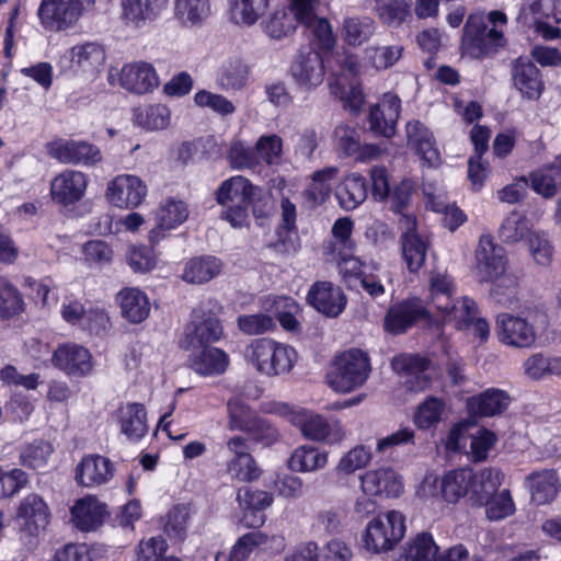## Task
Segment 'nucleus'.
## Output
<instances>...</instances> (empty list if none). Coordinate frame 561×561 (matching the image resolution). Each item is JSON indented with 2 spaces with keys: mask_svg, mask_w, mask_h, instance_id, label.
I'll return each instance as SVG.
<instances>
[{
  "mask_svg": "<svg viewBox=\"0 0 561 561\" xmlns=\"http://www.w3.org/2000/svg\"><path fill=\"white\" fill-rule=\"evenodd\" d=\"M525 484L531 502L538 506L552 503L561 490V481L554 469L530 472L525 479Z\"/></svg>",
  "mask_w": 561,
  "mask_h": 561,
  "instance_id": "nucleus-27",
  "label": "nucleus"
},
{
  "mask_svg": "<svg viewBox=\"0 0 561 561\" xmlns=\"http://www.w3.org/2000/svg\"><path fill=\"white\" fill-rule=\"evenodd\" d=\"M328 462L327 453L313 446H300L291 454L288 466L294 471L308 472L323 468Z\"/></svg>",
  "mask_w": 561,
  "mask_h": 561,
  "instance_id": "nucleus-43",
  "label": "nucleus"
},
{
  "mask_svg": "<svg viewBox=\"0 0 561 561\" xmlns=\"http://www.w3.org/2000/svg\"><path fill=\"white\" fill-rule=\"evenodd\" d=\"M408 144L428 167H438L442 162L433 131L420 119L409 121L405 125Z\"/></svg>",
  "mask_w": 561,
  "mask_h": 561,
  "instance_id": "nucleus-24",
  "label": "nucleus"
},
{
  "mask_svg": "<svg viewBox=\"0 0 561 561\" xmlns=\"http://www.w3.org/2000/svg\"><path fill=\"white\" fill-rule=\"evenodd\" d=\"M255 185L245 176L233 175L222 181L215 192L216 202L226 206L221 219L228 221L233 228L249 225L247 202H250Z\"/></svg>",
  "mask_w": 561,
  "mask_h": 561,
  "instance_id": "nucleus-5",
  "label": "nucleus"
},
{
  "mask_svg": "<svg viewBox=\"0 0 561 561\" xmlns=\"http://www.w3.org/2000/svg\"><path fill=\"white\" fill-rule=\"evenodd\" d=\"M228 425L232 431L245 432L259 416L241 398L233 397L227 403Z\"/></svg>",
  "mask_w": 561,
  "mask_h": 561,
  "instance_id": "nucleus-50",
  "label": "nucleus"
},
{
  "mask_svg": "<svg viewBox=\"0 0 561 561\" xmlns=\"http://www.w3.org/2000/svg\"><path fill=\"white\" fill-rule=\"evenodd\" d=\"M370 370L368 354L353 347L335 355L327 382L334 391L351 392L365 383Z\"/></svg>",
  "mask_w": 561,
  "mask_h": 561,
  "instance_id": "nucleus-3",
  "label": "nucleus"
},
{
  "mask_svg": "<svg viewBox=\"0 0 561 561\" xmlns=\"http://www.w3.org/2000/svg\"><path fill=\"white\" fill-rule=\"evenodd\" d=\"M188 352L190 368L201 377H216L225 374L230 365L228 353L215 345L193 348Z\"/></svg>",
  "mask_w": 561,
  "mask_h": 561,
  "instance_id": "nucleus-22",
  "label": "nucleus"
},
{
  "mask_svg": "<svg viewBox=\"0 0 561 561\" xmlns=\"http://www.w3.org/2000/svg\"><path fill=\"white\" fill-rule=\"evenodd\" d=\"M336 150L340 157L353 158L359 162H366L379 157L381 150L376 144H360L359 133L348 125H340L335 128Z\"/></svg>",
  "mask_w": 561,
  "mask_h": 561,
  "instance_id": "nucleus-25",
  "label": "nucleus"
},
{
  "mask_svg": "<svg viewBox=\"0 0 561 561\" xmlns=\"http://www.w3.org/2000/svg\"><path fill=\"white\" fill-rule=\"evenodd\" d=\"M264 412L280 416H291L290 421L298 426L306 438L317 442L334 443L341 439V431L332 430L328 421L319 414H308L305 410L293 412L287 403L272 402L265 405Z\"/></svg>",
  "mask_w": 561,
  "mask_h": 561,
  "instance_id": "nucleus-8",
  "label": "nucleus"
},
{
  "mask_svg": "<svg viewBox=\"0 0 561 561\" xmlns=\"http://www.w3.org/2000/svg\"><path fill=\"white\" fill-rule=\"evenodd\" d=\"M503 478L504 474L499 468H484L479 472L473 471L469 490L471 504L481 507V504L488 503V500L497 493Z\"/></svg>",
  "mask_w": 561,
  "mask_h": 561,
  "instance_id": "nucleus-33",
  "label": "nucleus"
},
{
  "mask_svg": "<svg viewBox=\"0 0 561 561\" xmlns=\"http://www.w3.org/2000/svg\"><path fill=\"white\" fill-rule=\"evenodd\" d=\"M497 334L503 344L515 347H530L536 341V331L526 319L502 313L497 317Z\"/></svg>",
  "mask_w": 561,
  "mask_h": 561,
  "instance_id": "nucleus-26",
  "label": "nucleus"
},
{
  "mask_svg": "<svg viewBox=\"0 0 561 561\" xmlns=\"http://www.w3.org/2000/svg\"><path fill=\"white\" fill-rule=\"evenodd\" d=\"M355 250L341 251L332 255L336 260L337 266L345 283L351 286L353 280H360L366 274L363 271L364 262L354 255Z\"/></svg>",
  "mask_w": 561,
  "mask_h": 561,
  "instance_id": "nucleus-62",
  "label": "nucleus"
},
{
  "mask_svg": "<svg viewBox=\"0 0 561 561\" xmlns=\"http://www.w3.org/2000/svg\"><path fill=\"white\" fill-rule=\"evenodd\" d=\"M191 516L190 504H176L168 512L163 530L171 539L183 541L186 538Z\"/></svg>",
  "mask_w": 561,
  "mask_h": 561,
  "instance_id": "nucleus-52",
  "label": "nucleus"
},
{
  "mask_svg": "<svg viewBox=\"0 0 561 561\" xmlns=\"http://www.w3.org/2000/svg\"><path fill=\"white\" fill-rule=\"evenodd\" d=\"M529 233L528 220L517 211H512L499 229V238L505 243H516Z\"/></svg>",
  "mask_w": 561,
  "mask_h": 561,
  "instance_id": "nucleus-56",
  "label": "nucleus"
},
{
  "mask_svg": "<svg viewBox=\"0 0 561 561\" xmlns=\"http://www.w3.org/2000/svg\"><path fill=\"white\" fill-rule=\"evenodd\" d=\"M307 302L327 318H337L347 306V297L340 286L329 280L314 282L308 293Z\"/></svg>",
  "mask_w": 561,
  "mask_h": 561,
  "instance_id": "nucleus-15",
  "label": "nucleus"
},
{
  "mask_svg": "<svg viewBox=\"0 0 561 561\" xmlns=\"http://www.w3.org/2000/svg\"><path fill=\"white\" fill-rule=\"evenodd\" d=\"M485 507V515L490 520H501L515 513V504L508 490H503L481 504Z\"/></svg>",
  "mask_w": 561,
  "mask_h": 561,
  "instance_id": "nucleus-61",
  "label": "nucleus"
},
{
  "mask_svg": "<svg viewBox=\"0 0 561 561\" xmlns=\"http://www.w3.org/2000/svg\"><path fill=\"white\" fill-rule=\"evenodd\" d=\"M237 501L244 511L243 520L251 528L264 524L262 512L273 503V495L263 490H254L250 486H242L237 492Z\"/></svg>",
  "mask_w": 561,
  "mask_h": 561,
  "instance_id": "nucleus-30",
  "label": "nucleus"
},
{
  "mask_svg": "<svg viewBox=\"0 0 561 561\" xmlns=\"http://www.w3.org/2000/svg\"><path fill=\"white\" fill-rule=\"evenodd\" d=\"M50 510L44 499L37 493L24 496L16 508V519L30 535H38L50 522Z\"/></svg>",
  "mask_w": 561,
  "mask_h": 561,
  "instance_id": "nucleus-23",
  "label": "nucleus"
},
{
  "mask_svg": "<svg viewBox=\"0 0 561 561\" xmlns=\"http://www.w3.org/2000/svg\"><path fill=\"white\" fill-rule=\"evenodd\" d=\"M221 307L217 309L197 307L191 312L179 340L183 351L211 346L225 339L224 322L220 318Z\"/></svg>",
  "mask_w": 561,
  "mask_h": 561,
  "instance_id": "nucleus-2",
  "label": "nucleus"
},
{
  "mask_svg": "<svg viewBox=\"0 0 561 561\" xmlns=\"http://www.w3.org/2000/svg\"><path fill=\"white\" fill-rule=\"evenodd\" d=\"M454 293L453 280L447 275L437 274L431 278V296L444 318L451 316L456 310Z\"/></svg>",
  "mask_w": 561,
  "mask_h": 561,
  "instance_id": "nucleus-41",
  "label": "nucleus"
},
{
  "mask_svg": "<svg viewBox=\"0 0 561 561\" xmlns=\"http://www.w3.org/2000/svg\"><path fill=\"white\" fill-rule=\"evenodd\" d=\"M254 148L260 164L263 162L266 165H273L283 154V139L276 134L263 135L257 139Z\"/></svg>",
  "mask_w": 561,
  "mask_h": 561,
  "instance_id": "nucleus-60",
  "label": "nucleus"
},
{
  "mask_svg": "<svg viewBox=\"0 0 561 561\" xmlns=\"http://www.w3.org/2000/svg\"><path fill=\"white\" fill-rule=\"evenodd\" d=\"M392 367L405 377L404 387L409 392H423L432 385V359L419 353H401L393 357Z\"/></svg>",
  "mask_w": 561,
  "mask_h": 561,
  "instance_id": "nucleus-10",
  "label": "nucleus"
},
{
  "mask_svg": "<svg viewBox=\"0 0 561 561\" xmlns=\"http://www.w3.org/2000/svg\"><path fill=\"white\" fill-rule=\"evenodd\" d=\"M188 217L185 202L168 197L156 213L157 226L149 231V245H142V273L154 270L159 262V252L156 247L167 237V231L178 228Z\"/></svg>",
  "mask_w": 561,
  "mask_h": 561,
  "instance_id": "nucleus-4",
  "label": "nucleus"
},
{
  "mask_svg": "<svg viewBox=\"0 0 561 561\" xmlns=\"http://www.w3.org/2000/svg\"><path fill=\"white\" fill-rule=\"evenodd\" d=\"M248 75V67L240 59H233L222 66L218 80L222 88L236 90L245 85Z\"/></svg>",
  "mask_w": 561,
  "mask_h": 561,
  "instance_id": "nucleus-59",
  "label": "nucleus"
},
{
  "mask_svg": "<svg viewBox=\"0 0 561 561\" xmlns=\"http://www.w3.org/2000/svg\"><path fill=\"white\" fill-rule=\"evenodd\" d=\"M267 535L261 531H250L242 535L231 548L229 558L231 561H244L256 547L265 545Z\"/></svg>",
  "mask_w": 561,
  "mask_h": 561,
  "instance_id": "nucleus-63",
  "label": "nucleus"
},
{
  "mask_svg": "<svg viewBox=\"0 0 561 561\" xmlns=\"http://www.w3.org/2000/svg\"><path fill=\"white\" fill-rule=\"evenodd\" d=\"M368 195V182L359 173L346 175L335 187V197L345 210H353L359 206Z\"/></svg>",
  "mask_w": 561,
  "mask_h": 561,
  "instance_id": "nucleus-34",
  "label": "nucleus"
},
{
  "mask_svg": "<svg viewBox=\"0 0 561 561\" xmlns=\"http://www.w3.org/2000/svg\"><path fill=\"white\" fill-rule=\"evenodd\" d=\"M89 178L78 170H64L50 182L49 193L51 199L64 207L80 202L87 192Z\"/></svg>",
  "mask_w": 561,
  "mask_h": 561,
  "instance_id": "nucleus-17",
  "label": "nucleus"
},
{
  "mask_svg": "<svg viewBox=\"0 0 561 561\" xmlns=\"http://www.w3.org/2000/svg\"><path fill=\"white\" fill-rule=\"evenodd\" d=\"M115 300L124 319L131 323H140V289L138 287L122 288Z\"/></svg>",
  "mask_w": 561,
  "mask_h": 561,
  "instance_id": "nucleus-57",
  "label": "nucleus"
},
{
  "mask_svg": "<svg viewBox=\"0 0 561 561\" xmlns=\"http://www.w3.org/2000/svg\"><path fill=\"white\" fill-rule=\"evenodd\" d=\"M84 260L89 264L98 266L108 265L113 261L114 251L112 247L104 240L93 239L87 241L82 247Z\"/></svg>",
  "mask_w": 561,
  "mask_h": 561,
  "instance_id": "nucleus-64",
  "label": "nucleus"
},
{
  "mask_svg": "<svg viewBox=\"0 0 561 561\" xmlns=\"http://www.w3.org/2000/svg\"><path fill=\"white\" fill-rule=\"evenodd\" d=\"M379 19L389 26H400L411 16L412 0H376Z\"/></svg>",
  "mask_w": 561,
  "mask_h": 561,
  "instance_id": "nucleus-45",
  "label": "nucleus"
},
{
  "mask_svg": "<svg viewBox=\"0 0 561 561\" xmlns=\"http://www.w3.org/2000/svg\"><path fill=\"white\" fill-rule=\"evenodd\" d=\"M270 0H232L230 20L238 25L251 26L265 13Z\"/></svg>",
  "mask_w": 561,
  "mask_h": 561,
  "instance_id": "nucleus-42",
  "label": "nucleus"
},
{
  "mask_svg": "<svg viewBox=\"0 0 561 561\" xmlns=\"http://www.w3.org/2000/svg\"><path fill=\"white\" fill-rule=\"evenodd\" d=\"M24 311L22 293L7 276H0V319L10 320Z\"/></svg>",
  "mask_w": 561,
  "mask_h": 561,
  "instance_id": "nucleus-39",
  "label": "nucleus"
},
{
  "mask_svg": "<svg viewBox=\"0 0 561 561\" xmlns=\"http://www.w3.org/2000/svg\"><path fill=\"white\" fill-rule=\"evenodd\" d=\"M46 151L64 164L93 167L102 160L100 148L87 140L56 138L46 144Z\"/></svg>",
  "mask_w": 561,
  "mask_h": 561,
  "instance_id": "nucleus-11",
  "label": "nucleus"
},
{
  "mask_svg": "<svg viewBox=\"0 0 561 561\" xmlns=\"http://www.w3.org/2000/svg\"><path fill=\"white\" fill-rule=\"evenodd\" d=\"M66 57L69 60V70L73 75L94 78L105 65L106 50L99 42L87 41L70 47Z\"/></svg>",
  "mask_w": 561,
  "mask_h": 561,
  "instance_id": "nucleus-13",
  "label": "nucleus"
},
{
  "mask_svg": "<svg viewBox=\"0 0 561 561\" xmlns=\"http://www.w3.org/2000/svg\"><path fill=\"white\" fill-rule=\"evenodd\" d=\"M262 25L264 33L274 39L288 37L297 28L295 18L286 8L275 10Z\"/></svg>",
  "mask_w": 561,
  "mask_h": 561,
  "instance_id": "nucleus-49",
  "label": "nucleus"
},
{
  "mask_svg": "<svg viewBox=\"0 0 561 561\" xmlns=\"http://www.w3.org/2000/svg\"><path fill=\"white\" fill-rule=\"evenodd\" d=\"M512 81L523 99L537 101L545 91L540 69L527 57L519 56L512 61Z\"/></svg>",
  "mask_w": 561,
  "mask_h": 561,
  "instance_id": "nucleus-19",
  "label": "nucleus"
},
{
  "mask_svg": "<svg viewBox=\"0 0 561 561\" xmlns=\"http://www.w3.org/2000/svg\"><path fill=\"white\" fill-rule=\"evenodd\" d=\"M446 409L444 399L427 396L415 409L413 414L414 425L422 431H427L436 427L442 419Z\"/></svg>",
  "mask_w": 561,
  "mask_h": 561,
  "instance_id": "nucleus-38",
  "label": "nucleus"
},
{
  "mask_svg": "<svg viewBox=\"0 0 561 561\" xmlns=\"http://www.w3.org/2000/svg\"><path fill=\"white\" fill-rule=\"evenodd\" d=\"M110 515L107 504L101 502L95 495L78 499L70 508V520L81 533L99 530Z\"/></svg>",
  "mask_w": 561,
  "mask_h": 561,
  "instance_id": "nucleus-16",
  "label": "nucleus"
},
{
  "mask_svg": "<svg viewBox=\"0 0 561 561\" xmlns=\"http://www.w3.org/2000/svg\"><path fill=\"white\" fill-rule=\"evenodd\" d=\"M83 14L79 0H41L37 18L44 30L62 32L73 27Z\"/></svg>",
  "mask_w": 561,
  "mask_h": 561,
  "instance_id": "nucleus-9",
  "label": "nucleus"
},
{
  "mask_svg": "<svg viewBox=\"0 0 561 561\" xmlns=\"http://www.w3.org/2000/svg\"><path fill=\"white\" fill-rule=\"evenodd\" d=\"M407 531L405 516L399 511H389L385 519L380 516L368 523L363 534L364 547L380 553L393 549Z\"/></svg>",
  "mask_w": 561,
  "mask_h": 561,
  "instance_id": "nucleus-7",
  "label": "nucleus"
},
{
  "mask_svg": "<svg viewBox=\"0 0 561 561\" xmlns=\"http://www.w3.org/2000/svg\"><path fill=\"white\" fill-rule=\"evenodd\" d=\"M420 322L432 325L434 317L420 297L412 296L389 305L382 319V329L387 334L398 336Z\"/></svg>",
  "mask_w": 561,
  "mask_h": 561,
  "instance_id": "nucleus-6",
  "label": "nucleus"
},
{
  "mask_svg": "<svg viewBox=\"0 0 561 561\" xmlns=\"http://www.w3.org/2000/svg\"><path fill=\"white\" fill-rule=\"evenodd\" d=\"M221 266V261L216 256L191 259L185 264L183 279L192 284L207 283L220 273Z\"/></svg>",
  "mask_w": 561,
  "mask_h": 561,
  "instance_id": "nucleus-37",
  "label": "nucleus"
},
{
  "mask_svg": "<svg viewBox=\"0 0 561 561\" xmlns=\"http://www.w3.org/2000/svg\"><path fill=\"white\" fill-rule=\"evenodd\" d=\"M174 12L176 18L185 24H201L210 14V1L176 0Z\"/></svg>",
  "mask_w": 561,
  "mask_h": 561,
  "instance_id": "nucleus-51",
  "label": "nucleus"
},
{
  "mask_svg": "<svg viewBox=\"0 0 561 561\" xmlns=\"http://www.w3.org/2000/svg\"><path fill=\"white\" fill-rule=\"evenodd\" d=\"M473 470L470 468L451 469L444 473L439 481L436 495L447 503L456 504L460 499L469 495Z\"/></svg>",
  "mask_w": 561,
  "mask_h": 561,
  "instance_id": "nucleus-32",
  "label": "nucleus"
},
{
  "mask_svg": "<svg viewBox=\"0 0 561 561\" xmlns=\"http://www.w3.org/2000/svg\"><path fill=\"white\" fill-rule=\"evenodd\" d=\"M51 364L69 377H84L93 369L91 352L73 342L59 344L53 352Z\"/></svg>",
  "mask_w": 561,
  "mask_h": 561,
  "instance_id": "nucleus-14",
  "label": "nucleus"
},
{
  "mask_svg": "<svg viewBox=\"0 0 561 561\" xmlns=\"http://www.w3.org/2000/svg\"><path fill=\"white\" fill-rule=\"evenodd\" d=\"M364 494L370 496L398 497L403 492V483L394 470L381 468L369 470L360 477Z\"/></svg>",
  "mask_w": 561,
  "mask_h": 561,
  "instance_id": "nucleus-28",
  "label": "nucleus"
},
{
  "mask_svg": "<svg viewBox=\"0 0 561 561\" xmlns=\"http://www.w3.org/2000/svg\"><path fill=\"white\" fill-rule=\"evenodd\" d=\"M401 114V99L394 92H386L378 103L369 107L367 122L375 136L392 138Z\"/></svg>",
  "mask_w": 561,
  "mask_h": 561,
  "instance_id": "nucleus-12",
  "label": "nucleus"
},
{
  "mask_svg": "<svg viewBox=\"0 0 561 561\" xmlns=\"http://www.w3.org/2000/svg\"><path fill=\"white\" fill-rule=\"evenodd\" d=\"M438 551L433 535L422 531L402 548L397 561H433Z\"/></svg>",
  "mask_w": 561,
  "mask_h": 561,
  "instance_id": "nucleus-35",
  "label": "nucleus"
},
{
  "mask_svg": "<svg viewBox=\"0 0 561 561\" xmlns=\"http://www.w3.org/2000/svg\"><path fill=\"white\" fill-rule=\"evenodd\" d=\"M505 45L504 33L495 27L489 28L482 13H470L467 16L459 43L462 57L482 60L494 56Z\"/></svg>",
  "mask_w": 561,
  "mask_h": 561,
  "instance_id": "nucleus-1",
  "label": "nucleus"
},
{
  "mask_svg": "<svg viewBox=\"0 0 561 561\" xmlns=\"http://www.w3.org/2000/svg\"><path fill=\"white\" fill-rule=\"evenodd\" d=\"M402 256L411 273H417L425 263L428 244L419 233L404 231L401 236Z\"/></svg>",
  "mask_w": 561,
  "mask_h": 561,
  "instance_id": "nucleus-40",
  "label": "nucleus"
},
{
  "mask_svg": "<svg viewBox=\"0 0 561 561\" xmlns=\"http://www.w3.org/2000/svg\"><path fill=\"white\" fill-rule=\"evenodd\" d=\"M106 198L118 208H134L140 204V178L121 174L108 182Z\"/></svg>",
  "mask_w": 561,
  "mask_h": 561,
  "instance_id": "nucleus-31",
  "label": "nucleus"
},
{
  "mask_svg": "<svg viewBox=\"0 0 561 561\" xmlns=\"http://www.w3.org/2000/svg\"><path fill=\"white\" fill-rule=\"evenodd\" d=\"M273 308L275 318L284 330L289 332L300 331L301 325L296 318L300 307L294 298L280 296L274 300Z\"/></svg>",
  "mask_w": 561,
  "mask_h": 561,
  "instance_id": "nucleus-55",
  "label": "nucleus"
},
{
  "mask_svg": "<svg viewBox=\"0 0 561 561\" xmlns=\"http://www.w3.org/2000/svg\"><path fill=\"white\" fill-rule=\"evenodd\" d=\"M416 191L417 184L414 180L402 179L389 191V196L386 199L389 203V209L394 214L407 211Z\"/></svg>",
  "mask_w": 561,
  "mask_h": 561,
  "instance_id": "nucleus-54",
  "label": "nucleus"
},
{
  "mask_svg": "<svg viewBox=\"0 0 561 561\" xmlns=\"http://www.w3.org/2000/svg\"><path fill=\"white\" fill-rule=\"evenodd\" d=\"M337 175V168L327 167L317 170L311 175V182L304 191V197L312 205H321L327 202L332 192V182Z\"/></svg>",
  "mask_w": 561,
  "mask_h": 561,
  "instance_id": "nucleus-36",
  "label": "nucleus"
},
{
  "mask_svg": "<svg viewBox=\"0 0 561 561\" xmlns=\"http://www.w3.org/2000/svg\"><path fill=\"white\" fill-rule=\"evenodd\" d=\"M114 417L119 425L121 433L128 439L138 442L140 439V403H127L115 412Z\"/></svg>",
  "mask_w": 561,
  "mask_h": 561,
  "instance_id": "nucleus-53",
  "label": "nucleus"
},
{
  "mask_svg": "<svg viewBox=\"0 0 561 561\" xmlns=\"http://www.w3.org/2000/svg\"><path fill=\"white\" fill-rule=\"evenodd\" d=\"M512 398L506 390L491 387L466 400V410L471 417H493L503 414Z\"/></svg>",
  "mask_w": 561,
  "mask_h": 561,
  "instance_id": "nucleus-21",
  "label": "nucleus"
},
{
  "mask_svg": "<svg viewBox=\"0 0 561 561\" xmlns=\"http://www.w3.org/2000/svg\"><path fill=\"white\" fill-rule=\"evenodd\" d=\"M227 159L234 170H255L261 167L255 148L247 147L241 141L233 142L230 146Z\"/></svg>",
  "mask_w": 561,
  "mask_h": 561,
  "instance_id": "nucleus-58",
  "label": "nucleus"
},
{
  "mask_svg": "<svg viewBox=\"0 0 561 561\" xmlns=\"http://www.w3.org/2000/svg\"><path fill=\"white\" fill-rule=\"evenodd\" d=\"M274 340L271 337H259L252 340L243 350L245 362L252 365L257 373L270 377L268 358Z\"/></svg>",
  "mask_w": 561,
  "mask_h": 561,
  "instance_id": "nucleus-48",
  "label": "nucleus"
},
{
  "mask_svg": "<svg viewBox=\"0 0 561 561\" xmlns=\"http://www.w3.org/2000/svg\"><path fill=\"white\" fill-rule=\"evenodd\" d=\"M116 468L114 462L102 455H84L75 469V480L78 485L84 488H98L108 483Z\"/></svg>",
  "mask_w": 561,
  "mask_h": 561,
  "instance_id": "nucleus-18",
  "label": "nucleus"
},
{
  "mask_svg": "<svg viewBox=\"0 0 561 561\" xmlns=\"http://www.w3.org/2000/svg\"><path fill=\"white\" fill-rule=\"evenodd\" d=\"M290 73L296 83L300 87L312 89L322 83L324 78V66L319 53L299 51L290 66Z\"/></svg>",
  "mask_w": 561,
  "mask_h": 561,
  "instance_id": "nucleus-29",
  "label": "nucleus"
},
{
  "mask_svg": "<svg viewBox=\"0 0 561 561\" xmlns=\"http://www.w3.org/2000/svg\"><path fill=\"white\" fill-rule=\"evenodd\" d=\"M477 268L482 282H493L504 272L507 263L505 250L494 243L491 236H481L476 251Z\"/></svg>",
  "mask_w": 561,
  "mask_h": 561,
  "instance_id": "nucleus-20",
  "label": "nucleus"
},
{
  "mask_svg": "<svg viewBox=\"0 0 561 561\" xmlns=\"http://www.w3.org/2000/svg\"><path fill=\"white\" fill-rule=\"evenodd\" d=\"M53 445L41 438L24 444L20 449V463L28 469H38L47 465L49 456L53 454Z\"/></svg>",
  "mask_w": 561,
  "mask_h": 561,
  "instance_id": "nucleus-47",
  "label": "nucleus"
},
{
  "mask_svg": "<svg viewBox=\"0 0 561 561\" xmlns=\"http://www.w3.org/2000/svg\"><path fill=\"white\" fill-rule=\"evenodd\" d=\"M354 229V221L350 217H341L336 219L332 226L333 240L328 242L325 253L335 255L341 251H346L350 254L351 250L356 249V242L352 239Z\"/></svg>",
  "mask_w": 561,
  "mask_h": 561,
  "instance_id": "nucleus-44",
  "label": "nucleus"
},
{
  "mask_svg": "<svg viewBox=\"0 0 561 561\" xmlns=\"http://www.w3.org/2000/svg\"><path fill=\"white\" fill-rule=\"evenodd\" d=\"M297 359L298 354L293 346L274 340V345L271 347L270 358L267 360L270 377L290 373Z\"/></svg>",
  "mask_w": 561,
  "mask_h": 561,
  "instance_id": "nucleus-46",
  "label": "nucleus"
}]
</instances>
